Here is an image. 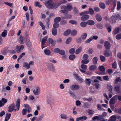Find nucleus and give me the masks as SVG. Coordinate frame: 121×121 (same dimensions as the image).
I'll return each mask as SVG.
<instances>
[{"instance_id":"obj_1","label":"nucleus","mask_w":121,"mask_h":121,"mask_svg":"<svg viewBox=\"0 0 121 121\" xmlns=\"http://www.w3.org/2000/svg\"><path fill=\"white\" fill-rule=\"evenodd\" d=\"M61 4H58V5H57L56 4H54L52 0H48L47 2L45 3V4L46 6L49 9H55L56 8Z\"/></svg>"},{"instance_id":"obj_2","label":"nucleus","mask_w":121,"mask_h":121,"mask_svg":"<svg viewBox=\"0 0 121 121\" xmlns=\"http://www.w3.org/2000/svg\"><path fill=\"white\" fill-rule=\"evenodd\" d=\"M99 69L101 71V72H98L97 73L98 74L100 75H102L105 74V68L103 66H100L99 67Z\"/></svg>"},{"instance_id":"obj_3","label":"nucleus","mask_w":121,"mask_h":121,"mask_svg":"<svg viewBox=\"0 0 121 121\" xmlns=\"http://www.w3.org/2000/svg\"><path fill=\"white\" fill-rule=\"evenodd\" d=\"M48 69L50 71H54L55 70L54 66L53 64L50 63H47L46 64Z\"/></svg>"},{"instance_id":"obj_4","label":"nucleus","mask_w":121,"mask_h":121,"mask_svg":"<svg viewBox=\"0 0 121 121\" xmlns=\"http://www.w3.org/2000/svg\"><path fill=\"white\" fill-rule=\"evenodd\" d=\"M20 106H9V111L11 112L13 111H18L19 108Z\"/></svg>"},{"instance_id":"obj_5","label":"nucleus","mask_w":121,"mask_h":121,"mask_svg":"<svg viewBox=\"0 0 121 121\" xmlns=\"http://www.w3.org/2000/svg\"><path fill=\"white\" fill-rule=\"evenodd\" d=\"M25 37L26 38V46L28 47H30L31 46V44L29 39V37L27 34H26V35L25 36Z\"/></svg>"},{"instance_id":"obj_6","label":"nucleus","mask_w":121,"mask_h":121,"mask_svg":"<svg viewBox=\"0 0 121 121\" xmlns=\"http://www.w3.org/2000/svg\"><path fill=\"white\" fill-rule=\"evenodd\" d=\"M118 17L116 15H113L110 18V22L112 23H114L116 22V20H117Z\"/></svg>"},{"instance_id":"obj_7","label":"nucleus","mask_w":121,"mask_h":121,"mask_svg":"<svg viewBox=\"0 0 121 121\" xmlns=\"http://www.w3.org/2000/svg\"><path fill=\"white\" fill-rule=\"evenodd\" d=\"M80 66L81 68L83 70L80 69V70L81 72L83 73H85L86 72V71H85L84 70H85L87 69V66L86 65H85V64H83L81 65Z\"/></svg>"},{"instance_id":"obj_8","label":"nucleus","mask_w":121,"mask_h":121,"mask_svg":"<svg viewBox=\"0 0 121 121\" xmlns=\"http://www.w3.org/2000/svg\"><path fill=\"white\" fill-rule=\"evenodd\" d=\"M70 88L72 90H75L79 89L80 88V86L78 85H73L71 86Z\"/></svg>"},{"instance_id":"obj_9","label":"nucleus","mask_w":121,"mask_h":121,"mask_svg":"<svg viewBox=\"0 0 121 121\" xmlns=\"http://www.w3.org/2000/svg\"><path fill=\"white\" fill-rule=\"evenodd\" d=\"M104 55L106 57H108L110 56H112V52L111 51H109L107 50H105L104 51Z\"/></svg>"},{"instance_id":"obj_10","label":"nucleus","mask_w":121,"mask_h":121,"mask_svg":"<svg viewBox=\"0 0 121 121\" xmlns=\"http://www.w3.org/2000/svg\"><path fill=\"white\" fill-rule=\"evenodd\" d=\"M104 46L106 49H109L110 48V44L108 41H105L104 43Z\"/></svg>"},{"instance_id":"obj_11","label":"nucleus","mask_w":121,"mask_h":121,"mask_svg":"<svg viewBox=\"0 0 121 121\" xmlns=\"http://www.w3.org/2000/svg\"><path fill=\"white\" fill-rule=\"evenodd\" d=\"M48 42L49 44H51V45L53 46L55 45L56 42L54 41L52 39L49 38L48 39Z\"/></svg>"},{"instance_id":"obj_12","label":"nucleus","mask_w":121,"mask_h":121,"mask_svg":"<svg viewBox=\"0 0 121 121\" xmlns=\"http://www.w3.org/2000/svg\"><path fill=\"white\" fill-rule=\"evenodd\" d=\"M65 9L68 11H70L72 9L73 7L70 4H69L65 6Z\"/></svg>"},{"instance_id":"obj_13","label":"nucleus","mask_w":121,"mask_h":121,"mask_svg":"<svg viewBox=\"0 0 121 121\" xmlns=\"http://www.w3.org/2000/svg\"><path fill=\"white\" fill-rule=\"evenodd\" d=\"M7 99L4 98H3L1 100H0V106H3L7 102Z\"/></svg>"},{"instance_id":"obj_14","label":"nucleus","mask_w":121,"mask_h":121,"mask_svg":"<svg viewBox=\"0 0 121 121\" xmlns=\"http://www.w3.org/2000/svg\"><path fill=\"white\" fill-rule=\"evenodd\" d=\"M89 17V16L88 15H83L82 16L81 18V19L82 21H85L88 19Z\"/></svg>"},{"instance_id":"obj_15","label":"nucleus","mask_w":121,"mask_h":121,"mask_svg":"<svg viewBox=\"0 0 121 121\" xmlns=\"http://www.w3.org/2000/svg\"><path fill=\"white\" fill-rule=\"evenodd\" d=\"M24 38L22 36L20 35L19 39V43L21 44H23L24 43Z\"/></svg>"},{"instance_id":"obj_16","label":"nucleus","mask_w":121,"mask_h":121,"mask_svg":"<svg viewBox=\"0 0 121 121\" xmlns=\"http://www.w3.org/2000/svg\"><path fill=\"white\" fill-rule=\"evenodd\" d=\"M40 88L39 87H37L36 90H34L33 92L34 94L35 95H38L40 94Z\"/></svg>"},{"instance_id":"obj_17","label":"nucleus","mask_w":121,"mask_h":121,"mask_svg":"<svg viewBox=\"0 0 121 121\" xmlns=\"http://www.w3.org/2000/svg\"><path fill=\"white\" fill-rule=\"evenodd\" d=\"M114 90L117 92L118 93H121V91L120 90V87L118 86H115L114 88Z\"/></svg>"},{"instance_id":"obj_18","label":"nucleus","mask_w":121,"mask_h":121,"mask_svg":"<svg viewBox=\"0 0 121 121\" xmlns=\"http://www.w3.org/2000/svg\"><path fill=\"white\" fill-rule=\"evenodd\" d=\"M117 118V116L115 115H113L110 117L108 121H116Z\"/></svg>"},{"instance_id":"obj_19","label":"nucleus","mask_w":121,"mask_h":121,"mask_svg":"<svg viewBox=\"0 0 121 121\" xmlns=\"http://www.w3.org/2000/svg\"><path fill=\"white\" fill-rule=\"evenodd\" d=\"M95 18L96 20L99 22H100L102 20V17L99 14H97L95 15Z\"/></svg>"},{"instance_id":"obj_20","label":"nucleus","mask_w":121,"mask_h":121,"mask_svg":"<svg viewBox=\"0 0 121 121\" xmlns=\"http://www.w3.org/2000/svg\"><path fill=\"white\" fill-rule=\"evenodd\" d=\"M87 22H82L80 23V25L82 28L86 27L87 25Z\"/></svg>"},{"instance_id":"obj_21","label":"nucleus","mask_w":121,"mask_h":121,"mask_svg":"<svg viewBox=\"0 0 121 121\" xmlns=\"http://www.w3.org/2000/svg\"><path fill=\"white\" fill-rule=\"evenodd\" d=\"M44 52L46 55H49L50 54L51 52L50 50L46 49L44 51Z\"/></svg>"},{"instance_id":"obj_22","label":"nucleus","mask_w":121,"mask_h":121,"mask_svg":"<svg viewBox=\"0 0 121 121\" xmlns=\"http://www.w3.org/2000/svg\"><path fill=\"white\" fill-rule=\"evenodd\" d=\"M71 31L70 29H68L65 31L63 33V35L65 36H67L69 35L71 32Z\"/></svg>"},{"instance_id":"obj_23","label":"nucleus","mask_w":121,"mask_h":121,"mask_svg":"<svg viewBox=\"0 0 121 121\" xmlns=\"http://www.w3.org/2000/svg\"><path fill=\"white\" fill-rule=\"evenodd\" d=\"M52 34L54 36H56L57 34V30L56 29L52 28Z\"/></svg>"},{"instance_id":"obj_24","label":"nucleus","mask_w":121,"mask_h":121,"mask_svg":"<svg viewBox=\"0 0 121 121\" xmlns=\"http://www.w3.org/2000/svg\"><path fill=\"white\" fill-rule=\"evenodd\" d=\"M72 17V15H71L70 14H66L65 16L63 17L64 19H69L71 18Z\"/></svg>"},{"instance_id":"obj_25","label":"nucleus","mask_w":121,"mask_h":121,"mask_svg":"<svg viewBox=\"0 0 121 121\" xmlns=\"http://www.w3.org/2000/svg\"><path fill=\"white\" fill-rule=\"evenodd\" d=\"M106 26L107 28L108 32L110 33L111 31V26L109 24H107L106 25Z\"/></svg>"},{"instance_id":"obj_26","label":"nucleus","mask_w":121,"mask_h":121,"mask_svg":"<svg viewBox=\"0 0 121 121\" xmlns=\"http://www.w3.org/2000/svg\"><path fill=\"white\" fill-rule=\"evenodd\" d=\"M87 24L90 25H92L95 24V22L93 20H89L86 21Z\"/></svg>"},{"instance_id":"obj_27","label":"nucleus","mask_w":121,"mask_h":121,"mask_svg":"<svg viewBox=\"0 0 121 121\" xmlns=\"http://www.w3.org/2000/svg\"><path fill=\"white\" fill-rule=\"evenodd\" d=\"M11 117V114L10 113L6 114V116L5 117L4 121H8L10 118Z\"/></svg>"},{"instance_id":"obj_28","label":"nucleus","mask_w":121,"mask_h":121,"mask_svg":"<svg viewBox=\"0 0 121 121\" xmlns=\"http://www.w3.org/2000/svg\"><path fill=\"white\" fill-rule=\"evenodd\" d=\"M97 68L96 66L95 65H93L91 66L89 68V69L90 70L93 71L95 69Z\"/></svg>"},{"instance_id":"obj_29","label":"nucleus","mask_w":121,"mask_h":121,"mask_svg":"<svg viewBox=\"0 0 121 121\" xmlns=\"http://www.w3.org/2000/svg\"><path fill=\"white\" fill-rule=\"evenodd\" d=\"M61 18L59 17H57L55 18L54 20V22L58 23L61 20Z\"/></svg>"},{"instance_id":"obj_30","label":"nucleus","mask_w":121,"mask_h":121,"mask_svg":"<svg viewBox=\"0 0 121 121\" xmlns=\"http://www.w3.org/2000/svg\"><path fill=\"white\" fill-rule=\"evenodd\" d=\"M85 82L86 84L90 85L91 83V79L89 78H86L85 81Z\"/></svg>"},{"instance_id":"obj_31","label":"nucleus","mask_w":121,"mask_h":121,"mask_svg":"<svg viewBox=\"0 0 121 121\" xmlns=\"http://www.w3.org/2000/svg\"><path fill=\"white\" fill-rule=\"evenodd\" d=\"M101 119L100 116H95L93 117L92 118V120L93 121H95L96 120H98V121H99L100 120H101Z\"/></svg>"},{"instance_id":"obj_32","label":"nucleus","mask_w":121,"mask_h":121,"mask_svg":"<svg viewBox=\"0 0 121 121\" xmlns=\"http://www.w3.org/2000/svg\"><path fill=\"white\" fill-rule=\"evenodd\" d=\"M48 38V36H46L43 38L41 42L42 45H44Z\"/></svg>"},{"instance_id":"obj_33","label":"nucleus","mask_w":121,"mask_h":121,"mask_svg":"<svg viewBox=\"0 0 121 121\" xmlns=\"http://www.w3.org/2000/svg\"><path fill=\"white\" fill-rule=\"evenodd\" d=\"M23 66L27 69H29L30 67L29 64L27 62H24L23 63Z\"/></svg>"},{"instance_id":"obj_34","label":"nucleus","mask_w":121,"mask_h":121,"mask_svg":"<svg viewBox=\"0 0 121 121\" xmlns=\"http://www.w3.org/2000/svg\"><path fill=\"white\" fill-rule=\"evenodd\" d=\"M60 116L61 119H66L68 118V116L67 115L62 114H61Z\"/></svg>"},{"instance_id":"obj_35","label":"nucleus","mask_w":121,"mask_h":121,"mask_svg":"<svg viewBox=\"0 0 121 121\" xmlns=\"http://www.w3.org/2000/svg\"><path fill=\"white\" fill-rule=\"evenodd\" d=\"M7 31L6 30H4L1 34V36L3 37H4L7 35Z\"/></svg>"},{"instance_id":"obj_36","label":"nucleus","mask_w":121,"mask_h":121,"mask_svg":"<svg viewBox=\"0 0 121 121\" xmlns=\"http://www.w3.org/2000/svg\"><path fill=\"white\" fill-rule=\"evenodd\" d=\"M120 28L119 27H117L116 28L114 31V34L115 35H116L118 33L120 30Z\"/></svg>"},{"instance_id":"obj_37","label":"nucleus","mask_w":121,"mask_h":121,"mask_svg":"<svg viewBox=\"0 0 121 121\" xmlns=\"http://www.w3.org/2000/svg\"><path fill=\"white\" fill-rule=\"evenodd\" d=\"M82 48L81 47H80L78 49L76 50L75 52L76 54H79L81 51Z\"/></svg>"},{"instance_id":"obj_38","label":"nucleus","mask_w":121,"mask_h":121,"mask_svg":"<svg viewBox=\"0 0 121 121\" xmlns=\"http://www.w3.org/2000/svg\"><path fill=\"white\" fill-rule=\"evenodd\" d=\"M69 95L73 98H75L76 96L70 90L68 92Z\"/></svg>"},{"instance_id":"obj_39","label":"nucleus","mask_w":121,"mask_h":121,"mask_svg":"<svg viewBox=\"0 0 121 121\" xmlns=\"http://www.w3.org/2000/svg\"><path fill=\"white\" fill-rule=\"evenodd\" d=\"M77 30H74L72 32L71 31V35L73 36H74L77 35Z\"/></svg>"},{"instance_id":"obj_40","label":"nucleus","mask_w":121,"mask_h":121,"mask_svg":"<svg viewBox=\"0 0 121 121\" xmlns=\"http://www.w3.org/2000/svg\"><path fill=\"white\" fill-rule=\"evenodd\" d=\"M99 6L102 9H104L105 8V4L102 2H101L99 4Z\"/></svg>"},{"instance_id":"obj_41","label":"nucleus","mask_w":121,"mask_h":121,"mask_svg":"<svg viewBox=\"0 0 121 121\" xmlns=\"http://www.w3.org/2000/svg\"><path fill=\"white\" fill-rule=\"evenodd\" d=\"M87 34L86 33H83L82 35H81V38H82V39L83 40L85 39L87 36Z\"/></svg>"},{"instance_id":"obj_42","label":"nucleus","mask_w":121,"mask_h":121,"mask_svg":"<svg viewBox=\"0 0 121 121\" xmlns=\"http://www.w3.org/2000/svg\"><path fill=\"white\" fill-rule=\"evenodd\" d=\"M98 60L97 57H94L92 59L93 63L94 64H96L97 63Z\"/></svg>"},{"instance_id":"obj_43","label":"nucleus","mask_w":121,"mask_h":121,"mask_svg":"<svg viewBox=\"0 0 121 121\" xmlns=\"http://www.w3.org/2000/svg\"><path fill=\"white\" fill-rule=\"evenodd\" d=\"M115 99L114 97L112 98L110 100V103L111 104H113L115 103Z\"/></svg>"},{"instance_id":"obj_44","label":"nucleus","mask_w":121,"mask_h":121,"mask_svg":"<svg viewBox=\"0 0 121 121\" xmlns=\"http://www.w3.org/2000/svg\"><path fill=\"white\" fill-rule=\"evenodd\" d=\"M89 60L87 59H84L81 61V63L83 64H86L89 62Z\"/></svg>"},{"instance_id":"obj_45","label":"nucleus","mask_w":121,"mask_h":121,"mask_svg":"<svg viewBox=\"0 0 121 121\" xmlns=\"http://www.w3.org/2000/svg\"><path fill=\"white\" fill-rule=\"evenodd\" d=\"M44 117L43 114L41 115L37 118L35 121H41V120Z\"/></svg>"},{"instance_id":"obj_46","label":"nucleus","mask_w":121,"mask_h":121,"mask_svg":"<svg viewBox=\"0 0 121 121\" xmlns=\"http://www.w3.org/2000/svg\"><path fill=\"white\" fill-rule=\"evenodd\" d=\"M107 115V113L106 112H103L102 115H100L101 119L102 118H104Z\"/></svg>"},{"instance_id":"obj_47","label":"nucleus","mask_w":121,"mask_h":121,"mask_svg":"<svg viewBox=\"0 0 121 121\" xmlns=\"http://www.w3.org/2000/svg\"><path fill=\"white\" fill-rule=\"evenodd\" d=\"M24 48V46L23 45H21L19 47V49L16 51L17 52V53H19L21 52V50H23Z\"/></svg>"},{"instance_id":"obj_48","label":"nucleus","mask_w":121,"mask_h":121,"mask_svg":"<svg viewBox=\"0 0 121 121\" xmlns=\"http://www.w3.org/2000/svg\"><path fill=\"white\" fill-rule=\"evenodd\" d=\"M89 12L91 15H93L94 13V11L91 8H90L89 9Z\"/></svg>"},{"instance_id":"obj_49","label":"nucleus","mask_w":121,"mask_h":121,"mask_svg":"<svg viewBox=\"0 0 121 121\" xmlns=\"http://www.w3.org/2000/svg\"><path fill=\"white\" fill-rule=\"evenodd\" d=\"M100 58L101 61L104 62L106 60V58L105 57L101 55L100 56Z\"/></svg>"},{"instance_id":"obj_50","label":"nucleus","mask_w":121,"mask_h":121,"mask_svg":"<svg viewBox=\"0 0 121 121\" xmlns=\"http://www.w3.org/2000/svg\"><path fill=\"white\" fill-rule=\"evenodd\" d=\"M54 23L53 25V28L56 29L58 28L59 26V24L56 22Z\"/></svg>"},{"instance_id":"obj_51","label":"nucleus","mask_w":121,"mask_h":121,"mask_svg":"<svg viewBox=\"0 0 121 121\" xmlns=\"http://www.w3.org/2000/svg\"><path fill=\"white\" fill-rule=\"evenodd\" d=\"M69 22L72 24H74L75 25H77V22L74 20H70L69 21Z\"/></svg>"},{"instance_id":"obj_52","label":"nucleus","mask_w":121,"mask_h":121,"mask_svg":"<svg viewBox=\"0 0 121 121\" xmlns=\"http://www.w3.org/2000/svg\"><path fill=\"white\" fill-rule=\"evenodd\" d=\"M75 58V56L74 55L72 54L70 55L69 57V58L70 60H73Z\"/></svg>"},{"instance_id":"obj_53","label":"nucleus","mask_w":121,"mask_h":121,"mask_svg":"<svg viewBox=\"0 0 121 121\" xmlns=\"http://www.w3.org/2000/svg\"><path fill=\"white\" fill-rule=\"evenodd\" d=\"M59 54L62 55H64L65 54V51L62 50H60L59 52Z\"/></svg>"},{"instance_id":"obj_54","label":"nucleus","mask_w":121,"mask_h":121,"mask_svg":"<svg viewBox=\"0 0 121 121\" xmlns=\"http://www.w3.org/2000/svg\"><path fill=\"white\" fill-rule=\"evenodd\" d=\"M114 111L117 113H119L121 114V108H120L118 109L116 108L115 109Z\"/></svg>"},{"instance_id":"obj_55","label":"nucleus","mask_w":121,"mask_h":121,"mask_svg":"<svg viewBox=\"0 0 121 121\" xmlns=\"http://www.w3.org/2000/svg\"><path fill=\"white\" fill-rule=\"evenodd\" d=\"M72 40V38L70 37L68 38L66 40L65 43L66 44H68Z\"/></svg>"},{"instance_id":"obj_56","label":"nucleus","mask_w":121,"mask_h":121,"mask_svg":"<svg viewBox=\"0 0 121 121\" xmlns=\"http://www.w3.org/2000/svg\"><path fill=\"white\" fill-rule=\"evenodd\" d=\"M60 12L63 13L64 14H66L68 13V11L66 9L62 10H60Z\"/></svg>"},{"instance_id":"obj_57","label":"nucleus","mask_w":121,"mask_h":121,"mask_svg":"<svg viewBox=\"0 0 121 121\" xmlns=\"http://www.w3.org/2000/svg\"><path fill=\"white\" fill-rule=\"evenodd\" d=\"M34 5L35 6H38L40 8L42 6L38 2H35V3Z\"/></svg>"},{"instance_id":"obj_58","label":"nucleus","mask_w":121,"mask_h":121,"mask_svg":"<svg viewBox=\"0 0 121 121\" xmlns=\"http://www.w3.org/2000/svg\"><path fill=\"white\" fill-rule=\"evenodd\" d=\"M75 51V49L74 48L71 49L69 51V52L70 54H73L74 53Z\"/></svg>"},{"instance_id":"obj_59","label":"nucleus","mask_w":121,"mask_h":121,"mask_svg":"<svg viewBox=\"0 0 121 121\" xmlns=\"http://www.w3.org/2000/svg\"><path fill=\"white\" fill-rule=\"evenodd\" d=\"M92 37H91L89 39L86 40L85 41V43H89L92 40Z\"/></svg>"},{"instance_id":"obj_60","label":"nucleus","mask_w":121,"mask_h":121,"mask_svg":"<svg viewBox=\"0 0 121 121\" xmlns=\"http://www.w3.org/2000/svg\"><path fill=\"white\" fill-rule=\"evenodd\" d=\"M116 38L117 39L119 40L121 39V33L117 34L116 36Z\"/></svg>"},{"instance_id":"obj_61","label":"nucleus","mask_w":121,"mask_h":121,"mask_svg":"<svg viewBox=\"0 0 121 121\" xmlns=\"http://www.w3.org/2000/svg\"><path fill=\"white\" fill-rule=\"evenodd\" d=\"M97 27L99 29H101L103 28V26L101 24H98L97 25Z\"/></svg>"},{"instance_id":"obj_62","label":"nucleus","mask_w":121,"mask_h":121,"mask_svg":"<svg viewBox=\"0 0 121 121\" xmlns=\"http://www.w3.org/2000/svg\"><path fill=\"white\" fill-rule=\"evenodd\" d=\"M27 110L26 109H23L22 111V115H25L27 112Z\"/></svg>"},{"instance_id":"obj_63","label":"nucleus","mask_w":121,"mask_h":121,"mask_svg":"<svg viewBox=\"0 0 121 121\" xmlns=\"http://www.w3.org/2000/svg\"><path fill=\"white\" fill-rule=\"evenodd\" d=\"M89 56L86 54H85L83 56L82 58L83 59H87L88 58Z\"/></svg>"},{"instance_id":"obj_64","label":"nucleus","mask_w":121,"mask_h":121,"mask_svg":"<svg viewBox=\"0 0 121 121\" xmlns=\"http://www.w3.org/2000/svg\"><path fill=\"white\" fill-rule=\"evenodd\" d=\"M121 8V3L120 2H117V9L118 10L120 9Z\"/></svg>"}]
</instances>
